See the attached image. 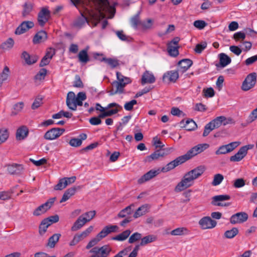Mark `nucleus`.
<instances>
[{
    "mask_svg": "<svg viewBox=\"0 0 257 257\" xmlns=\"http://www.w3.org/2000/svg\"><path fill=\"white\" fill-rule=\"evenodd\" d=\"M116 75L117 82L124 83V84L125 85L132 82V80L130 78L123 76L119 72H116Z\"/></svg>",
    "mask_w": 257,
    "mask_h": 257,
    "instance_id": "e433bc0d",
    "label": "nucleus"
},
{
    "mask_svg": "<svg viewBox=\"0 0 257 257\" xmlns=\"http://www.w3.org/2000/svg\"><path fill=\"white\" fill-rule=\"evenodd\" d=\"M207 47V43L205 42H202L200 44L196 45L194 51L196 53L200 54L203 50H204Z\"/></svg>",
    "mask_w": 257,
    "mask_h": 257,
    "instance_id": "0e129e2a",
    "label": "nucleus"
},
{
    "mask_svg": "<svg viewBox=\"0 0 257 257\" xmlns=\"http://www.w3.org/2000/svg\"><path fill=\"white\" fill-rule=\"evenodd\" d=\"M245 33L242 32H238L233 35V39L236 41H240L244 40L245 38Z\"/></svg>",
    "mask_w": 257,
    "mask_h": 257,
    "instance_id": "e2e57ef3",
    "label": "nucleus"
},
{
    "mask_svg": "<svg viewBox=\"0 0 257 257\" xmlns=\"http://www.w3.org/2000/svg\"><path fill=\"white\" fill-rule=\"evenodd\" d=\"M142 237V234L139 232H135L131 235L128 239V243H133L141 239Z\"/></svg>",
    "mask_w": 257,
    "mask_h": 257,
    "instance_id": "5fc2aeb1",
    "label": "nucleus"
},
{
    "mask_svg": "<svg viewBox=\"0 0 257 257\" xmlns=\"http://www.w3.org/2000/svg\"><path fill=\"white\" fill-rule=\"evenodd\" d=\"M192 64V61L189 59H182L178 63V71L184 73L191 66Z\"/></svg>",
    "mask_w": 257,
    "mask_h": 257,
    "instance_id": "aec40b11",
    "label": "nucleus"
},
{
    "mask_svg": "<svg viewBox=\"0 0 257 257\" xmlns=\"http://www.w3.org/2000/svg\"><path fill=\"white\" fill-rule=\"evenodd\" d=\"M168 154L167 151L165 149H159L152 153L151 155L148 156L145 159V162H151L153 160H158Z\"/></svg>",
    "mask_w": 257,
    "mask_h": 257,
    "instance_id": "2eb2a0df",
    "label": "nucleus"
},
{
    "mask_svg": "<svg viewBox=\"0 0 257 257\" xmlns=\"http://www.w3.org/2000/svg\"><path fill=\"white\" fill-rule=\"evenodd\" d=\"M69 144L73 147H78L82 145L81 140H79L78 138H72L69 142Z\"/></svg>",
    "mask_w": 257,
    "mask_h": 257,
    "instance_id": "338daca9",
    "label": "nucleus"
},
{
    "mask_svg": "<svg viewBox=\"0 0 257 257\" xmlns=\"http://www.w3.org/2000/svg\"><path fill=\"white\" fill-rule=\"evenodd\" d=\"M9 133L8 130L5 128L0 129V145L5 142L8 139Z\"/></svg>",
    "mask_w": 257,
    "mask_h": 257,
    "instance_id": "c03bdc74",
    "label": "nucleus"
},
{
    "mask_svg": "<svg viewBox=\"0 0 257 257\" xmlns=\"http://www.w3.org/2000/svg\"><path fill=\"white\" fill-rule=\"evenodd\" d=\"M185 162L186 161L184 157H183V155L181 156L167 164L166 166L163 167L161 169V171L163 172H168Z\"/></svg>",
    "mask_w": 257,
    "mask_h": 257,
    "instance_id": "ddd939ff",
    "label": "nucleus"
},
{
    "mask_svg": "<svg viewBox=\"0 0 257 257\" xmlns=\"http://www.w3.org/2000/svg\"><path fill=\"white\" fill-rule=\"evenodd\" d=\"M100 62H105L107 64L111 69H114L119 66V60L115 58H107L106 57H103L102 59H100Z\"/></svg>",
    "mask_w": 257,
    "mask_h": 257,
    "instance_id": "c85d7f7f",
    "label": "nucleus"
},
{
    "mask_svg": "<svg viewBox=\"0 0 257 257\" xmlns=\"http://www.w3.org/2000/svg\"><path fill=\"white\" fill-rule=\"evenodd\" d=\"M71 3L77 8L81 5L86 4L91 7H94L100 14L102 16L104 13L111 15L110 17L112 18L115 13V4L110 5L108 0H70Z\"/></svg>",
    "mask_w": 257,
    "mask_h": 257,
    "instance_id": "f257e3e1",
    "label": "nucleus"
},
{
    "mask_svg": "<svg viewBox=\"0 0 257 257\" xmlns=\"http://www.w3.org/2000/svg\"><path fill=\"white\" fill-rule=\"evenodd\" d=\"M47 39V34L44 31H40L34 37L33 42L34 44H39L45 41Z\"/></svg>",
    "mask_w": 257,
    "mask_h": 257,
    "instance_id": "a878e982",
    "label": "nucleus"
},
{
    "mask_svg": "<svg viewBox=\"0 0 257 257\" xmlns=\"http://www.w3.org/2000/svg\"><path fill=\"white\" fill-rule=\"evenodd\" d=\"M160 172L159 169L157 170H151L144 175H143L138 180L139 184H143L147 181L150 180L156 176H157Z\"/></svg>",
    "mask_w": 257,
    "mask_h": 257,
    "instance_id": "f3484780",
    "label": "nucleus"
},
{
    "mask_svg": "<svg viewBox=\"0 0 257 257\" xmlns=\"http://www.w3.org/2000/svg\"><path fill=\"white\" fill-rule=\"evenodd\" d=\"M224 179L223 176L221 174H217L214 176L213 180L211 183L213 186H216L219 185Z\"/></svg>",
    "mask_w": 257,
    "mask_h": 257,
    "instance_id": "3c124183",
    "label": "nucleus"
},
{
    "mask_svg": "<svg viewBox=\"0 0 257 257\" xmlns=\"http://www.w3.org/2000/svg\"><path fill=\"white\" fill-rule=\"evenodd\" d=\"M203 92L205 97H212L215 95L214 89L212 87L204 89Z\"/></svg>",
    "mask_w": 257,
    "mask_h": 257,
    "instance_id": "774afa93",
    "label": "nucleus"
},
{
    "mask_svg": "<svg viewBox=\"0 0 257 257\" xmlns=\"http://www.w3.org/2000/svg\"><path fill=\"white\" fill-rule=\"evenodd\" d=\"M72 115L73 114L72 113L67 111H64L63 110H61L59 112L53 114L52 117L53 119H59L61 118L62 116H64L69 118L72 116Z\"/></svg>",
    "mask_w": 257,
    "mask_h": 257,
    "instance_id": "79ce46f5",
    "label": "nucleus"
},
{
    "mask_svg": "<svg viewBox=\"0 0 257 257\" xmlns=\"http://www.w3.org/2000/svg\"><path fill=\"white\" fill-rule=\"evenodd\" d=\"M50 17V11L47 8H43L38 15V22L39 25L43 27Z\"/></svg>",
    "mask_w": 257,
    "mask_h": 257,
    "instance_id": "1a4fd4ad",
    "label": "nucleus"
},
{
    "mask_svg": "<svg viewBox=\"0 0 257 257\" xmlns=\"http://www.w3.org/2000/svg\"><path fill=\"white\" fill-rule=\"evenodd\" d=\"M96 212L95 211H90L85 213L81 215L82 216V219L86 220V223L90 221L95 215Z\"/></svg>",
    "mask_w": 257,
    "mask_h": 257,
    "instance_id": "6e6d98bb",
    "label": "nucleus"
},
{
    "mask_svg": "<svg viewBox=\"0 0 257 257\" xmlns=\"http://www.w3.org/2000/svg\"><path fill=\"white\" fill-rule=\"evenodd\" d=\"M59 216L58 215L50 216L43 219V220L50 226L52 224L56 223L59 221Z\"/></svg>",
    "mask_w": 257,
    "mask_h": 257,
    "instance_id": "de8ad7c7",
    "label": "nucleus"
},
{
    "mask_svg": "<svg viewBox=\"0 0 257 257\" xmlns=\"http://www.w3.org/2000/svg\"><path fill=\"white\" fill-rule=\"evenodd\" d=\"M131 231L127 229L121 232V233L112 237V240L122 241L125 240L130 236Z\"/></svg>",
    "mask_w": 257,
    "mask_h": 257,
    "instance_id": "473e14b6",
    "label": "nucleus"
},
{
    "mask_svg": "<svg viewBox=\"0 0 257 257\" xmlns=\"http://www.w3.org/2000/svg\"><path fill=\"white\" fill-rule=\"evenodd\" d=\"M214 128H217L220 127L222 124V120L221 116H218L210 121Z\"/></svg>",
    "mask_w": 257,
    "mask_h": 257,
    "instance_id": "bf43d9fd",
    "label": "nucleus"
},
{
    "mask_svg": "<svg viewBox=\"0 0 257 257\" xmlns=\"http://www.w3.org/2000/svg\"><path fill=\"white\" fill-rule=\"evenodd\" d=\"M80 189V187L78 186L77 187H73L70 188L68 189H67L65 192H64L60 202L62 203L66 201L67 200H68L71 196L73 195L77 190V189Z\"/></svg>",
    "mask_w": 257,
    "mask_h": 257,
    "instance_id": "bb28decb",
    "label": "nucleus"
},
{
    "mask_svg": "<svg viewBox=\"0 0 257 257\" xmlns=\"http://www.w3.org/2000/svg\"><path fill=\"white\" fill-rule=\"evenodd\" d=\"M29 134V130L25 125L19 127L16 132V137L17 140L21 141L27 137Z\"/></svg>",
    "mask_w": 257,
    "mask_h": 257,
    "instance_id": "4be33fe9",
    "label": "nucleus"
},
{
    "mask_svg": "<svg viewBox=\"0 0 257 257\" xmlns=\"http://www.w3.org/2000/svg\"><path fill=\"white\" fill-rule=\"evenodd\" d=\"M187 231V229L185 227H179L173 230L171 232L172 235H181L185 233Z\"/></svg>",
    "mask_w": 257,
    "mask_h": 257,
    "instance_id": "4d7b16f0",
    "label": "nucleus"
},
{
    "mask_svg": "<svg viewBox=\"0 0 257 257\" xmlns=\"http://www.w3.org/2000/svg\"><path fill=\"white\" fill-rule=\"evenodd\" d=\"M47 72V70L45 68L41 69L39 72L35 75V79L39 80L44 79L46 75Z\"/></svg>",
    "mask_w": 257,
    "mask_h": 257,
    "instance_id": "052dcab7",
    "label": "nucleus"
},
{
    "mask_svg": "<svg viewBox=\"0 0 257 257\" xmlns=\"http://www.w3.org/2000/svg\"><path fill=\"white\" fill-rule=\"evenodd\" d=\"M49 224H47L43 220L42 221L39 227V232L40 235H43L47 231Z\"/></svg>",
    "mask_w": 257,
    "mask_h": 257,
    "instance_id": "680f3d73",
    "label": "nucleus"
},
{
    "mask_svg": "<svg viewBox=\"0 0 257 257\" xmlns=\"http://www.w3.org/2000/svg\"><path fill=\"white\" fill-rule=\"evenodd\" d=\"M67 186L65 179L62 178L59 180L58 184L55 186L54 189L56 190H61Z\"/></svg>",
    "mask_w": 257,
    "mask_h": 257,
    "instance_id": "864d4df0",
    "label": "nucleus"
},
{
    "mask_svg": "<svg viewBox=\"0 0 257 257\" xmlns=\"http://www.w3.org/2000/svg\"><path fill=\"white\" fill-rule=\"evenodd\" d=\"M116 75L117 82L124 83V84L125 85L132 82V80L130 78L123 76L119 72H116Z\"/></svg>",
    "mask_w": 257,
    "mask_h": 257,
    "instance_id": "4c0bfd02",
    "label": "nucleus"
},
{
    "mask_svg": "<svg viewBox=\"0 0 257 257\" xmlns=\"http://www.w3.org/2000/svg\"><path fill=\"white\" fill-rule=\"evenodd\" d=\"M61 236V235L60 233L54 234L49 238L47 246H49L50 248H54Z\"/></svg>",
    "mask_w": 257,
    "mask_h": 257,
    "instance_id": "f704fd0d",
    "label": "nucleus"
},
{
    "mask_svg": "<svg viewBox=\"0 0 257 257\" xmlns=\"http://www.w3.org/2000/svg\"><path fill=\"white\" fill-rule=\"evenodd\" d=\"M156 79L152 73L146 71L142 75L141 83L142 85L146 83H153L155 82Z\"/></svg>",
    "mask_w": 257,
    "mask_h": 257,
    "instance_id": "5701e85b",
    "label": "nucleus"
},
{
    "mask_svg": "<svg viewBox=\"0 0 257 257\" xmlns=\"http://www.w3.org/2000/svg\"><path fill=\"white\" fill-rule=\"evenodd\" d=\"M219 62L215 64L217 68H224L229 64L231 62V58L224 53H220L218 55Z\"/></svg>",
    "mask_w": 257,
    "mask_h": 257,
    "instance_id": "6ab92c4d",
    "label": "nucleus"
},
{
    "mask_svg": "<svg viewBox=\"0 0 257 257\" xmlns=\"http://www.w3.org/2000/svg\"><path fill=\"white\" fill-rule=\"evenodd\" d=\"M230 199V196L228 195H219L213 196L212 198L211 204L216 206H228L230 205V203H223L222 202L225 200H228Z\"/></svg>",
    "mask_w": 257,
    "mask_h": 257,
    "instance_id": "9d476101",
    "label": "nucleus"
},
{
    "mask_svg": "<svg viewBox=\"0 0 257 257\" xmlns=\"http://www.w3.org/2000/svg\"><path fill=\"white\" fill-rule=\"evenodd\" d=\"M238 229L236 227H233L230 230H226L224 233V237L226 238H232L238 233Z\"/></svg>",
    "mask_w": 257,
    "mask_h": 257,
    "instance_id": "ea45409f",
    "label": "nucleus"
},
{
    "mask_svg": "<svg viewBox=\"0 0 257 257\" xmlns=\"http://www.w3.org/2000/svg\"><path fill=\"white\" fill-rule=\"evenodd\" d=\"M86 223V220L82 219V216H80L71 227V230L75 231L80 229Z\"/></svg>",
    "mask_w": 257,
    "mask_h": 257,
    "instance_id": "2f4dec72",
    "label": "nucleus"
},
{
    "mask_svg": "<svg viewBox=\"0 0 257 257\" xmlns=\"http://www.w3.org/2000/svg\"><path fill=\"white\" fill-rule=\"evenodd\" d=\"M156 240V237L153 235H149L141 238V241L140 245L141 246H144L149 243L152 242Z\"/></svg>",
    "mask_w": 257,
    "mask_h": 257,
    "instance_id": "a19ab883",
    "label": "nucleus"
},
{
    "mask_svg": "<svg viewBox=\"0 0 257 257\" xmlns=\"http://www.w3.org/2000/svg\"><path fill=\"white\" fill-rule=\"evenodd\" d=\"M76 97L72 91L68 93L66 98V104L68 108L72 110H76L75 101Z\"/></svg>",
    "mask_w": 257,
    "mask_h": 257,
    "instance_id": "412c9836",
    "label": "nucleus"
},
{
    "mask_svg": "<svg viewBox=\"0 0 257 257\" xmlns=\"http://www.w3.org/2000/svg\"><path fill=\"white\" fill-rule=\"evenodd\" d=\"M34 26V23L32 21H24L16 29L15 34L21 35L32 28Z\"/></svg>",
    "mask_w": 257,
    "mask_h": 257,
    "instance_id": "dca6fc26",
    "label": "nucleus"
},
{
    "mask_svg": "<svg viewBox=\"0 0 257 257\" xmlns=\"http://www.w3.org/2000/svg\"><path fill=\"white\" fill-rule=\"evenodd\" d=\"M179 47L174 45H171V44H168L167 50L169 55L173 57H176L179 55Z\"/></svg>",
    "mask_w": 257,
    "mask_h": 257,
    "instance_id": "c9c22d12",
    "label": "nucleus"
},
{
    "mask_svg": "<svg viewBox=\"0 0 257 257\" xmlns=\"http://www.w3.org/2000/svg\"><path fill=\"white\" fill-rule=\"evenodd\" d=\"M147 212V206L142 205L135 212L134 217L137 218L145 214Z\"/></svg>",
    "mask_w": 257,
    "mask_h": 257,
    "instance_id": "a18cd8bd",
    "label": "nucleus"
},
{
    "mask_svg": "<svg viewBox=\"0 0 257 257\" xmlns=\"http://www.w3.org/2000/svg\"><path fill=\"white\" fill-rule=\"evenodd\" d=\"M111 89L107 91L109 95H114L116 94H120L125 93L124 87L126 85H124V83H121V82H119L115 80L111 83Z\"/></svg>",
    "mask_w": 257,
    "mask_h": 257,
    "instance_id": "0eeeda50",
    "label": "nucleus"
},
{
    "mask_svg": "<svg viewBox=\"0 0 257 257\" xmlns=\"http://www.w3.org/2000/svg\"><path fill=\"white\" fill-rule=\"evenodd\" d=\"M115 33L117 37L122 41L130 42L132 40V39L129 36H127L124 34V32L122 30L115 31Z\"/></svg>",
    "mask_w": 257,
    "mask_h": 257,
    "instance_id": "09e8293b",
    "label": "nucleus"
},
{
    "mask_svg": "<svg viewBox=\"0 0 257 257\" xmlns=\"http://www.w3.org/2000/svg\"><path fill=\"white\" fill-rule=\"evenodd\" d=\"M7 167L8 172L12 175H20L24 170V167L22 164L14 163L7 165Z\"/></svg>",
    "mask_w": 257,
    "mask_h": 257,
    "instance_id": "a211bd4d",
    "label": "nucleus"
},
{
    "mask_svg": "<svg viewBox=\"0 0 257 257\" xmlns=\"http://www.w3.org/2000/svg\"><path fill=\"white\" fill-rule=\"evenodd\" d=\"M9 72V68L5 66L2 73L0 74V87L2 86L3 82L8 79Z\"/></svg>",
    "mask_w": 257,
    "mask_h": 257,
    "instance_id": "49530a36",
    "label": "nucleus"
},
{
    "mask_svg": "<svg viewBox=\"0 0 257 257\" xmlns=\"http://www.w3.org/2000/svg\"><path fill=\"white\" fill-rule=\"evenodd\" d=\"M133 205H131L121 210L118 214L117 216L119 218H124L127 215L131 214L133 210L132 209V206Z\"/></svg>",
    "mask_w": 257,
    "mask_h": 257,
    "instance_id": "37998d69",
    "label": "nucleus"
},
{
    "mask_svg": "<svg viewBox=\"0 0 257 257\" xmlns=\"http://www.w3.org/2000/svg\"><path fill=\"white\" fill-rule=\"evenodd\" d=\"M248 214L244 212L236 213L232 215L230 218V222L232 224L242 223L246 221L248 219Z\"/></svg>",
    "mask_w": 257,
    "mask_h": 257,
    "instance_id": "4468645a",
    "label": "nucleus"
},
{
    "mask_svg": "<svg viewBox=\"0 0 257 257\" xmlns=\"http://www.w3.org/2000/svg\"><path fill=\"white\" fill-rule=\"evenodd\" d=\"M199 224L202 229H211L215 227L217 222L209 216H205L199 221Z\"/></svg>",
    "mask_w": 257,
    "mask_h": 257,
    "instance_id": "f8f14e48",
    "label": "nucleus"
},
{
    "mask_svg": "<svg viewBox=\"0 0 257 257\" xmlns=\"http://www.w3.org/2000/svg\"><path fill=\"white\" fill-rule=\"evenodd\" d=\"M33 7L31 4L25 3L24 5V9L22 12V16L24 18H26L32 12Z\"/></svg>",
    "mask_w": 257,
    "mask_h": 257,
    "instance_id": "8fccbe9b",
    "label": "nucleus"
},
{
    "mask_svg": "<svg viewBox=\"0 0 257 257\" xmlns=\"http://www.w3.org/2000/svg\"><path fill=\"white\" fill-rule=\"evenodd\" d=\"M24 106V103L23 102H19L15 104L13 106V109L11 112V115L14 116L18 114L23 109Z\"/></svg>",
    "mask_w": 257,
    "mask_h": 257,
    "instance_id": "58836bf2",
    "label": "nucleus"
},
{
    "mask_svg": "<svg viewBox=\"0 0 257 257\" xmlns=\"http://www.w3.org/2000/svg\"><path fill=\"white\" fill-rule=\"evenodd\" d=\"M89 47H87L85 49L81 50L78 54V58L79 61L83 64H86L90 61V58L88 54Z\"/></svg>",
    "mask_w": 257,
    "mask_h": 257,
    "instance_id": "b1692460",
    "label": "nucleus"
},
{
    "mask_svg": "<svg viewBox=\"0 0 257 257\" xmlns=\"http://www.w3.org/2000/svg\"><path fill=\"white\" fill-rule=\"evenodd\" d=\"M245 184V180L243 178H238L234 181L233 187L239 188L243 187Z\"/></svg>",
    "mask_w": 257,
    "mask_h": 257,
    "instance_id": "69168bd1",
    "label": "nucleus"
},
{
    "mask_svg": "<svg viewBox=\"0 0 257 257\" xmlns=\"http://www.w3.org/2000/svg\"><path fill=\"white\" fill-rule=\"evenodd\" d=\"M205 170V167L201 165L186 173L176 186L175 191L180 192L192 186L194 180L201 176Z\"/></svg>",
    "mask_w": 257,
    "mask_h": 257,
    "instance_id": "f03ea898",
    "label": "nucleus"
},
{
    "mask_svg": "<svg viewBox=\"0 0 257 257\" xmlns=\"http://www.w3.org/2000/svg\"><path fill=\"white\" fill-rule=\"evenodd\" d=\"M140 12H138L136 15L134 16L131 19V24L132 26L135 28L137 29L139 26H142L145 29H149L151 28L152 21L151 19H148L147 23L145 22H141L140 18Z\"/></svg>",
    "mask_w": 257,
    "mask_h": 257,
    "instance_id": "39448f33",
    "label": "nucleus"
},
{
    "mask_svg": "<svg viewBox=\"0 0 257 257\" xmlns=\"http://www.w3.org/2000/svg\"><path fill=\"white\" fill-rule=\"evenodd\" d=\"M111 251V248L109 245L95 246L89 250L90 253H93L90 257H108Z\"/></svg>",
    "mask_w": 257,
    "mask_h": 257,
    "instance_id": "20e7f679",
    "label": "nucleus"
},
{
    "mask_svg": "<svg viewBox=\"0 0 257 257\" xmlns=\"http://www.w3.org/2000/svg\"><path fill=\"white\" fill-rule=\"evenodd\" d=\"M22 57L25 60L26 63L29 65L33 64L38 60V57L36 56H30L26 51L23 52Z\"/></svg>",
    "mask_w": 257,
    "mask_h": 257,
    "instance_id": "c756f323",
    "label": "nucleus"
},
{
    "mask_svg": "<svg viewBox=\"0 0 257 257\" xmlns=\"http://www.w3.org/2000/svg\"><path fill=\"white\" fill-rule=\"evenodd\" d=\"M180 124H183L181 127L184 128L188 131H192L194 130L197 127V124L192 119H187L185 123H184V120H182L180 122Z\"/></svg>",
    "mask_w": 257,
    "mask_h": 257,
    "instance_id": "393cba45",
    "label": "nucleus"
},
{
    "mask_svg": "<svg viewBox=\"0 0 257 257\" xmlns=\"http://www.w3.org/2000/svg\"><path fill=\"white\" fill-rule=\"evenodd\" d=\"M87 22V18L81 13V16L78 17L73 22V26L80 28Z\"/></svg>",
    "mask_w": 257,
    "mask_h": 257,
    "instance_id": "7c9ffc66",
    "label": "nucleus"
},
{
    "mask_svg": "<svg viewBox=\"0 0 257 257\" xmlns=\"http://www.w3.org/2000/svg\"><path fill=\"white\" fill-rule=\"evenodd\" d=\"M252 145H246L241 147L238 151L230 158L231 162H239L241 161L247 154V151L252 148Z\"/></svg>",
    "mask_w": 257,
    "mask_h": 257,
    "instance_id": "6e6552de",
    "label": "nucleus"
},
{
    "mask_svg": "<svg viewBox=\"0 0 257 257\" xmlns=\"http://www.w3.org/2000/svg\"><path fill=\"white\" fill-rule=\"evenodd\" d=\"M14 44V41L13 39L9 38L5 42L3 43L1 47L4 49H11Z\"/></svg>",
    "mask_w": 257,
    "mask_h": 257,
    "instance_id": "13d9d810",
    "label": "nucleus"
},
{
    "mask_svg": "<svg viewBox=\"0 0 257 257\" xmlns=\"http://www.w3.org/2000/svg\"><path fill=\"white\" fill-rule=\"evenodd\" d=\"M256 81V74L252 72L249 74L243 81L241 88L244 91H248L252 88Z\"/></svg>",
    "mask_w": 257,
    "mask_h": 257,
    "instance_id": "423d86ee",
    "label": "nucleus"
},
{
    "mask_svg": "<svg viewBox=\"0 0 257 257\" xmlns=\"http://www.w3.org/2000/svg\"><path fill=\"white\" fill-rule=\"evenodd\" d=\"M65 131L64 128L54 127L48 131L45 134L44 137L46 140H53L59 137Z\"/></svg>",
    "mask_w": 257,
    "mask_h": 257,
    "instance_id": "9b49d317",
    "label": "nucleus"
},
{
    "mask_svg": "<svg viewBox=\"0 0 257 257\" xmlns=\"http://www.w3.org/2000/svg\"><path fill=\"white\" fill-rule=\"evenodd\" d=\"M179 71H170L165 73L163 75V79L168 78V79L171 82H175L179 77Z\"/></svg>",
    "mask_w": 257,
    "mask_h": 257,
    "instance_id": "cd10ccee",
    "label": "nucleus"
},
{
    "mask_svg": "<svg viewBox=\"0 0 257 257\" xmlns=\"http://www.w3.org/2000/svg\"><path fill=\"white\" fill-rule=\"evenodd\" d=\"M47 203H44L38 207L33 211V215L38 216L45 213L49 209V207H47Z\"/></svg>",
    "mask_w": 257,
    "mask_h": 257,
    "instance_id": "72a5a7b5",
    "label": "nucleus"
},
{
    "mask_svg": "<svg viewBox=\"0 0 257 257\" xmlns=\"http://www.w3.org/2000/svg\"><path fill=\"white\" fill-rule=\"evenodd\" d=\"M209 147V144L206 143L198 144L192 148L186 153V154L183 155V156L184 157L185 161H187L192 157L203 152L204 151L208 149Z\"/></svg>",
    "mask_w": 257,
    "mask_h": 257,
    "instance_id": "7ed1b4c3",
    "label": "nucleus"
},
{
    "mask_svg": "<svg viewBox=\"0 0 257 257\" xmlns=\"http://www.w3.org/2000/svg\"><path fill=\"white\" fill-rule=\"evenodd\" d=\"M43 97L42 96H37L31 106L32 109L35 110L40 107L43 103Z\"/></svg>",
    "mask_w": 257,
    "mask_h": 257,
    "instance_id": "603ef678",
    "label": "nucleus"
}]
</instances>
